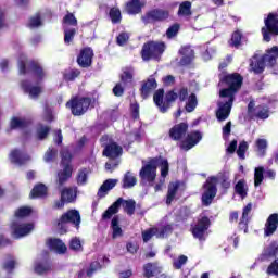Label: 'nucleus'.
<instances>
[{
  "instance_id": "obj_1",
  "label": "nucleus",
  "mask_w": 278,
  "mask_h": 278,
  "mask_svg": "<svg viewBox=\"0 0 278 278\" xmlns=\"http://www.w3.org/2000/svg\"><path fill=\"white\" fill-rule=\"evenodd\" d=\"M219 84H226L228 88L219 91V102L216 116L218 121H227L231 114L236 92L242 88V76L240 74H223Z\"/></svg>"
},
{
  "instance_id": "obj_2",
  "label": "nucleus",
  "mask_w": 278,
  "mask_h": 278,
  "mask_svg": "<svg viewBox=\"0 0 278 278\" xmlns=\"http://www.w3.org/2000/svg\"><path fill=\"white\" fill-rule=\"evenodd\" d=\"M25 60V55H21L18 59L20 73L22 75H25V73H27V68L30 67L35 79H37V84H29L28 81H23L22 88L30 99H38L40 94H42V86H40V81L45 79L47 73H45V70H42L40 63H27Z\"/></svg>"
},
{
  "instance_id": "obj_3",
  "label": "nucleus",
  "mask_w": 278,
  "mask_h": 278,
  "mask_svg": "<svg viewBox=\"0 0 278 278\" xmlns=\"http://www.w3.org/2000/svg\"><path fill=\"white\" fill-rule=\"evenodd\" d=\"M157 166H161V177L168 176V160L151 159L143 164L139 172V177L143 186H154L157 177Z\"/></svg>"
},
{
  "instance_id": "obj_4",
  "label": "nucleus",
  "mask_w": 278,
  "mask_h": 278,
  "mask_svg": "<svg viewBox=\"0 0 278 278\" xmlns=\"http://www.w3.org/2000/svg\"><path fill=\"white\" fill-rule=\"evenodd\" d=\"M278 60V48L273 47L271 49L267 50L264 56L254 55L251 59L250 67L253 73L260 75V73H264V68L267 66H275Z\"/></svg>"
},
{
  "instance_id": "obj_5",
  "label": "nucleus",
  "mask_w": 278,
  "mask_h": 278,
  "mask_svg": "<svg viewBox=\"0 0 278 278\" xmlns=\"http://www.w3.org/2000/svg\"><path fill=\"white\" fill-rule=\"evenodd\" d=\"M121 205L124 212H126V214H128L129 216L134 215V212H136V201L123 200V198H119L103 213V220H110V218L114 216V214H117L118 207H121Z\"/></svg>"
},
{
  "instance_id": "obj_6",
  "label": "nucleus",
  "mask_w": 278,
  "mask_h": 278,
  "mask_svg": "<svg viewBox=\"0 0 278 278\" xmlns=\"http://www.w3.org/2000/svg\"><path fill=\"white\" fill-rule=\"evenodd\" d=\"M166 49V46H164L163 42H155L151 41L143 46L141 55L142 60L146 62L149 60H157L162 53H164V50Z\"/></svg>"
},
{
  "instance_id": "obj_7",
  "label": "nucleus",
  "mask_w": 278,
  "mask_h": 278,
  "mask_svg": "<svg viewBox=\"0 0 278 278\" xmlns=\"http://www.w3.org/2000/svg\"><path fill=\"white\" fill-rule=\"evenodd\" d=\"M177 97H179V93L175 91H169L164 100V89H159L154 93V103L159 106L160 112H166L170 108V103L177 100Z\"/></svg>"
},
{
  "instance_id": "obj_8",
  "label": "nucleus",
  "mask_w": 278,
  "mask_h": 278,
  "mask_svg": "<svg viewBox=\"0 0 278 278\" xmlns=\"http://www.w3.org/2000/svg\"><path fill=\"white\" fill-rule=\"evenodd\" d=\"M66 223H72L77 229L81 224V215L77 210H71L67 213L63 214L62 217L58 220V229L61 230V233H66Z\"/></svg>"
},
{
  "instance_id": "obj_9",
  "label": "nucleus",
  "mask_w": 278,
  "mask_h": 278,
  "mask_svg": "<svg viewBox=\"0 0 278 278\" xmlns=\"http://www.w3.org/2000/svg\"><path fill=\"white\" fill-rule=\"evenodd\" d=\"M68 162H71V152H68V150H64L62 152L63 169L58 172L59 186H64V184H66V181H68L73 175V167L68 165Z\"/></svg>"
},
{
  "instance_id": "obj_10",
  "label": "nucleus",
  "mask_w": 278,
  "mask_h": 278,
  "mask_svg": "<svg viewBox=\"0 0 278 278\" xmlns=\"http://www.w3.org/2000/svg\"><path fill=\"white\" fill-rule=\"evenodd\" d=\"M216 186H218V178L213 176L206 180V182L203 186V193H202L203 205H210L212 201H214V198L216 197V192L218 191Z\"/></svg>"
},
{
  "instance_id": "obj_11",
  "label": "nucleus",
  "mask_w": 278,
  "mask_h": 278,
  "mask_svg": "<svg viewBox=\"0 0 278 278\" xmlns=\"http://www.w3.org/2000/svg\"><path fill=\"white\" fill-rule=\"evenodd\" d=\"M269 31V33H268ZM263 40L265 42H270V34L278 36V14L270 13L267 18H265V27L262 28Z\"/></svg>"
},
{
  "instance_id": "obj_12",
  "label": "nucleus",
  "mask_w": 278,
  "mask_h": 278,
  "mask_svg": "<svg viewBox=\"0 0 278 278\" xmlns=\"http://www.w3.org/2000/svg\"><path fill=\"white\" fill-rule=\"evenodd\" d=\"M66 108L71 109L74 116H81L90 108V98H74L66 103Z\"/></svg>"
},
{
  "instance_id": "obj_13",
  "label": "nucleus",
  "mask_w": 278,
  "mask_h": 278,
  "mask_svg": "<svg viewBox=\"0 0 278 278\" xmlns=\"http://www.w3.org/2000/svg\"><path fill=\"white\" fill-rule=\"evenodd\" d=\"M173 233V226L166 225L162 228H150L142 232L143 242H149L153 236L156 238H166Z\"/></svg>"
},
{
  "instance_id": "obj_14",
  "label": "nucleus",
  "mask_w": 278,
  "mask_h": 278,
  "mask_svg": "<svg viewBox=\"0 0 278 278\" xmlns=\"http://www.w3.org/2000/svg\"><path fill=\"white\" fill-rule=\"evenodd\" d=\"M11 231L14 238H25V236H29L34 231V224L13 222Z\"/></svg>"
},
{
  "instance_id": "obj_15",
  "label": "nucleus",
  "mask_w": 278,
  "mask_h": 278,
  "mask_svg": "<svg viewBox=\"0 0 278 278\" xmlns=\"http://www.w3.org/2000/svg\"><path fill=\"white\" fill-rule=\"evenodd\" d=\"M179 99L186 101L185 110L186 112H194L197 105H199V100H197V94L188 93V89L182 88L179 91Z\"/></svg>"
},
{
  "instance_id": "obj_16",
  "label": "nucleus",
  "mask_w": 278,
  "mask_h": 278,
  "mask_svg": "<svg viewBox=\"0 0 278 278\" xmlns=\"http://www.w3.org/2000/svg\"><path fill=\"white\" fill-rule=\"evenodd\" d=\"M210 229V218L201 217L197 225L192 228V233L199 240H203L205 238V231Z\"/></svg>"
},
{
  "instance_id": "obj_17",
  "label": "nucleus",
  "mask_w": 278,
  "mask_h": 278,
  "mask_svg": "<svg viewBox=\"0 0 278 278\" xmlns=\"http://www.w3.org/2000/svg\"><path fill=\"white\" fill-rule=\"evenodd\" d=\"M203 139V135L199 131H192L187 136V139L180 143V149L184 151H190L193 147H197Z\"/></svg>"
},
{
  "instance_id": "obj_18",
  "label": "nucleus",
  "mask_w": 278,
  "mask_h": 278,
  "mask_svg": "<svg viewBox=\"0 0 278 278\" xmlns=\"http://www.w3.org/2000/svg\"><path fill=\"white\" fill-rule=\"evenodd\" d=\"M180 66H188L194 61V50L190 46H184L179 49Z\"/></svg>"
},
{
  "instance_id": "obj_19",
  "label": "nucleus",
  "mask_w": 278,
  "mask_h": 278,
  "mask_svg": "<svg viewBox=\"0 0 278 278\" xmlns=\"http://www.w3.org/2000/svg\"><path fill=\"white\" fill-rule=\"evenodd\" d=\"M93 55H94V52H92V49L84 48L77 58V62L79 66H83V68L90 66L92 64Z\"/></svg>"
},
{
  "instance_id": "obj_20",
  "label": "nucleus",
  "mask_w": 278,
  "mask_h": 278,
  "mask_svg": "<svg viewBox=\"0 0 278 278\" xmlns=\"http://www.w3.org/2000/svg\"><path fill=\"white\" fill-rule=\"evenodd\" d=\"M164 18H168V11L154 10L142 16V21L146 24L153 23V21H164Z\"/></svg>"
},
{
  "instance_id": "obj_21",
  "label": "nucleus",
  "mask_w": 278,
  "mask_h": 278,
  "mask_svg": "<svg viewBox=\"0 0 278 278\" xmlns=\"http://www.w3.org/2000/svg\"><path fill=\"white\" fill-rule=\"evenodd\" d=\"M187 132L188 125L186 123H180L170 128L169 138H172V140H181Z\"/></svg>"
},
{
  "instance_id": "obj_22",
  "label": "nucleus",
  "mask_w": 278,
  "mask_h": 278,
  "mask_svg": "<svg viewBox=\"0 0 278 278\" xmlns=\"http://www.w3.org/2000/svg\"><path fill=\"white\" fill-rule=\"evenodd\" d=\"M179 192H181V182L174 181L168 185L167 199L166 204L170 205L177 197H179Z\"/></svg>"
},
{
  "instance_id": "obj_23",
  "label": "nucleus",
  "mask_w": 278,
  "mask_h": 278,
  "mask_svg": "<svg viewBox=\"0 0 278 278\" xmlns=\"http://www.w3.org/2000/svg\"><path fill=\"white\" fill-rule=\"evenodd\" d=\"M47 247L50 249V251H53L59 255L66 253V251L68 250L66 244H64L63 241L60 239H48Z\"/></svg>"
},
{
  "instance_id": "obj_24",
  "label": "nucleus",
  "mask_w": 278,
  "mask_h": 278,
  "mask_svg": "<svg viewBox=\"0 0 278 278\" xmlns=\"http://www.w3.org/2000/svg\"><path fill=\"white\" fill-rule=\"evenodd\" d=\"M10 162L16 166H23L25 162H29V155L23 153L21 150H13L9 155Z\"/></svg>"
},
{
  "instance_id": "obj_25",
  "label": "nucleus",
  "mask_w": 278,
  "mask_h": 278,
  "mask_svg": "<svg viewBox=\"0 0 278 278\" xmlns=\"http://www.w3.org/2000/svg\"><path fill=\"white\" fill-rule=\"evenodd\" d=\"M278 214H271L265 224V236H273L277 231Z\"/></svg>"
},
{
  "instance_id": "obj_26",
  "label": "nucleus",
  "mask_w": 278,
  "mask_h": 278,
  "mask_svg": "<svg viewBox=\"0 0 278 278\" xmlns=\"http://www.w3.org/2000/svg\"><path fill=\"white\" fill-rule=\"evenodd\" d=\"M103 155H105V157H110V160H114L115 157H118V155H123V148L112 142L105 147Z\"/></svg>"
},
{
  "instance_id": "obj_27",
  "label": "nucleus",
  "mask_w": 278,
  "mask_h": 278,
  "mask_svg": "<svg viewBox=\"0 0 278 278\" xmlns=\"http://www.w3.org/2000/svg\"><path fill=\"white\" fill-rule=\"evenodd\" d=\"M155 88H157V81H155L153 76H150L141 87V96L143 99H147L148 96L155 90Z\"/></svg>"
},
{
  "instance_id": "obj_28",
  "label": "nucleus",
  "mask_w": 278,
  "mask_h": 278,
  "mask_svg": "<svg viewBox=\"0 0 278 278\" xmlns=\"http://www.w3.org/2000/svg\"><path fill=\"white\" fill-rule=\"evenodd\" d=\"M162 273V266L157 263H148L143 266V275L147 278L155 277Z\"/></svg>"
},
{
  "instance_id": "obj_29",
  "label": "nucleus",
  "mask_w": 278,
  "mask_h": 278,
  "mask_svg": "<svg viewBox=\"0 0 278 278\" xmlns=\"http://www.w3.org/2000/svg\"><path fill=\"white\" fill-rule=\"evenodd\" d=\"M117 184L118 180L116 179L105 180L98 191V197H100V199H103V197H106L108 192L112 190Z\"/></svg>"
},
{
  "instance_id": "obj_30",
  "label": "nucleus",
  "mask_w": 278,
  "mask_h": 278,
  "mask_svg": "<svg viewBox=\"0 0 278 278\" xmlns=\"http://www.w3.org/2000/svg\"><path fill=\"white\" fill-rule=\"evenodd\" d=\"M142 8H144V2H141L140 0H130L126 4L128 14H140Z\"/></svg>"
},
{
  "instance_id": "obj_31",
  "label": "nucleus",
  "mask_w": 278,
  "mask_h": 278,
  "mask_svg": "<svg viewBox=\"0 0 278 278\" xmlns=\"http://www.w3.org/2000/svg\"><path fill=\"white\" fill-rule=\"evenodd\" d=\"M111 231L113 240L118 238H123V228H121V224L118 220V216H115L111 220Z\"/></svg>"
},
{
  "instance_id": "obj_32",
  "label": "nucleus",
  "mask_w": 278,
  "mask_h": 278,
  "mask_svg": "<svg viewBox=\"0 0 278 278\" xmlns=\"http://www.w3.org/2000/svg\"><path fill=\"white\" fill-rule=\"evenodd\" d=\"M61 199L66 203H73L77 199V188H65L61 191Z\"/></svg>"
},
{
  "instance_id": "obj_33",
  "label": "nucleus",
  "mask_w": 278,
  "mask_h": 278,
  "mask_svg": "<svg viewBox=\"0 0 278 278\" xmlns=\"http://www.w3.org/2000/svg\"><path fill=\"white\" fill-rule=\"evenodd\" d=\"M251 210H253V204L249 203L243 208L242 218L239 223V227L240 229H244V233H247L248 231L247 224L249 223V214H251Z\"/></svg>"
},
{
  "instance_id": "obj_34",
  "label": "nucleus",
  "mask_w": 278,
  "mask_h": 278,
  "mask_svg": "<svg viewBox=\"0 0 278 278\" xmlns=\"http://www.w3.org/2000/svg\"><path fill=\"white\" fill-rule=\"evenodd\" d=\"M40 197H47V187L42 184L36 185L30 192L31 199H38Z\"/></svg>"
},
{
  "instance_id": "obj_35",
  "label": "nucleus",
  "mask_w": 278,
  "mask_h": 278,
  "mask_svg": "<svg viewBox=\"0 0 278 278\" xmlns=\"http://www.w3.org/2000/svg\"><path fill=\"white\" fill-rule=\"evenodd\" d=\"M122 84H131L134 81V68L125 67L121 74Z\"/></svg>"
},
{
  "instance_id": "obj_36",
  "label": "nucleus",
  "mask_w": 278,
  "mask_h": 278,
  "mask_svg": "<svg viewBox=\"0 0 278 278\" xmlns=\"http://www.w3.org/2000/svg\"><path fill=\"white\" fill-rule=\"evenodd\" d=\"M255 146L257 154L261 157H264V155H266V149H268V141L266 139H257Z\"/></svg>"
},
{
  "instance_id": "obj_37",
  "label": "nucleus",
  "mask_w": 278,
  "mask_h": 278,
  "mask_svg": "<svg viewBox=\"0 0 278 278\" xmlns=\"http://www.w3.org/2000/svg\"><path fill=\"white\" fill-rule=\"evenodd\" d=\"M136 184H137L136 176L131 174V172H127L123 179V188H134Z\"/></svg>"
},
{
  "instance_id": "obj_38",
  "label": "nucleus",
  "mask_w": 278,
  "mask_h": 278,
  "mask_svg": "<svg viewBox=\"0 0 278 278\" xmlns=\"http://www.w3.org/2000/svg\"><path fill=\"white\" fill-rule=\"evenodd\" d=\"M29 122L23 117H13L11 119V129H23V127H27Z\"/></svg>"
},
{
  "instance_id": "obj_39",
  "label": "nucleus",
  "mask_w": 278,
  "mask_h": 278,
  "mask_svg": "<svg viewBox=\"0 0 278 278\" xmlns=\"http://www.w3.org/2000/svg\"><path fill=\"white\" fill-rule=\"evenodd\" d=\"M192 8V3L190 1H185L179 5L178 16H190L192 12L190 9Z\"/></svg>"
},
{
  "instance_id": "obj_40",
  "label": "nucleus",
  "mask_w": 278,
  "mask_h": 278,
  "mask_svg": "<svg viewBox=\"0 0 278 278\" xmlns=\"http://www.w3.org/2000/svg\"><path fill=\"white\" fill-rule=\"evenodd\" d=\"M34 270L37 275H47L51 270V265L48 263H35Z\"/></svg>"
},
{
  "instance_id": "obj_41",
  "label": "nucleus",
  "mask_w": 278,
  "mask_h": 278,
  "mask_svg": "<svg viewBox=\"0 0 278 278\" xmlns=\"http://www.w3.org/2000/svg\"><path fill=\"white\" fill-rule=\"evenodd\" d=\"M235 190L239 197H241V199H244L249 188L247 187V182L244 180H239L235 187Z\"/></svg>"
},
{
  "instance_id": "obj_42",
  "label": "nucleus",
  "mask_w": 278,
  "mask_h": 278,
  "mask_svg": "<svg viewBox=\"0 0 278 278\" xmlns=\"http://www.w3.org/2000/svg\"><path fill=\"white\" fill-rule=\"evenodd\" d=\"M262 181H264V167H256L254 172V186H260Z\"/></svg>"
},
{
  "instance_id": "obj_43",
  "label": "nucleus",
  "mask_w": 278,
  "mask_h": 278,
  "mask_svg": "<svg viewBox=\"0 0 278 278\" xmlns=\"http://www.w3.org/2000/svg\"><path fill=\"white\" fill-rule=\"evenodd\" d=\"M42 25V20L40 18V14H36L31 16L28 21V27L30 29H36V27H40Z\"/></svg>"
},
{
  "instance_id": "obj_44",
  "label": "nucleus",
  "mask_w": 278,
  "mask_h": 278,
  "mask_svg": "<svg viewBox=\"0 0 278 278\" xmlns=\"http://www.w3.org/2000/svg\"><path fill=\"white\" fill-rule=\"evenodd\" d=\"M75 34H77V30L75 28H65L64 30V42L65 45H71L73 42V38H75Z\"/></svg>"
},
{
  "instance_id": "obj_45",
  "label": "nucleus",
  "mask_w": 278,
  "mask_h": 278,
  "mask_svg": "<svg viewBox=\"0 0 278 278\" xmlns=\"http://www.w3.org/2000/svg\"><path fill=\"white\" fill-rule=\"evenodd\" d=\"M29 214H31V207L22 206L15 211V218H25V216H29Z\"/></svg>"
},
{
  "instance_id": "obj_46",
  "label": "nucleus",
  "mask_w": 278,
  "mask_h": 278,
  "mask_svg": "<svg viewBox=\"0 0 278 278\" xmlns=\"http://www.w3.org/2000/svg\"><path fill=\"white\" fill-rule=\"evenodd\" d=\"M216 53V49L210 48V46H206L203 48L202 58L205 62L212 60V55Z\"/></svg>"
},
{
  "instance_id": "obj_47",
  "label": "nucleus",
  "mask_w": 278,
  "mask_h": 278,
  "mask_svg": "<svg viewBox=\"0 0 278 278\" xmlns=\"http://www.w3.org/2000/svg\"><path fill=\"white\" fill-rule=\"evenodd\" d=\"M109 15H110L112 23H121L122 16H121L119 9H117V8L111 9Z\"/></svg>"
},
{
  "instance_id": "obj_48",
  "label": "nucleus",
  "mask_w": 278,
  "mask_h": 278,
  "mask_svg": "<svg viewBox=\"0 0 278 278\" xmlns=\"http://www.w3.org/2000/svg\"><path fill=\"white\" fill-rule=\"evenodd\" d=\"M188 262V256L180 255L177 258H174L173 266L179 270Z\"/></svg>"
},
{
  "instance_id": "obj_49",
  "label": "nucleus",
  "mask_w": 278,
  "mask_h": 278,
  "mask_svg": "<svg viewBox=\"0 0 278 278\" xmlns=\"http://www.w3.org/2000/svg\"><path fill=\"white\" fill-rule=\"evenodd\" d=\"M242 42V33H240V30H236L233 34H232V37H231V42L230 45L232 47H240Z\"/></svg>"
},
{
  "instance_id": "obj_50",
  "label": "nucleus",
  "mask_w": 278,
  "mask_h": 278,
  "mask_svg": "<svg viewBox=\"0 0 278 278\" xmlns=\"http://www.w3.org/2000/svg\"><path fill=\"white\" fill-rule=\"evenodd\" d=\"M88 181V169H80L77 175V184L84 186Z\"/></svg>"
},
{
  "instance_id": "obj_51",
  "label": "nucleus",
  "mask_w": 278,
  "mask_h": 278,
  "mask_svg": "<svg viewBox=\"0 0 278 278\" xmlns=\"http://www.w3.org/2000/svg\"><path fill=\"white\" fill-rule=\"evenodd\" d=\"M14 268H16V261L14 260V257H11L3 263V269L7 273H12Z\"/></svg>"
},
{
  "instance_id": "obj_52",
  "label": "nucleus",
  "mask_w": 278,
  "mask_h": 278,
  "mask_svg": "<svg viewBox=\"0 0 278 278\" xmlns=\"http://www.w3.org/2000/svg\"><path fill=\"white\" fill-rule=\"evenodd\" d=\"M70 249L72 251H81L83 250L81 240L79 238H77V237L73 238L70 241Z\"/></svg>"
},
{
  "instance_id": "obj_53",
  "label": "nucleus",
  "mask_w": 278,
  "mask_h": 278,
  "mask_svg": "<svg viewBox=\"0 0 278 278\" xmlns=\"http://www.w3.org/2000/svg\"><path fill=\"white\" fill-rule=\"evenodd\" d=\"M249 149V143L247 141H242L239 144V148L237 150V155L240 157V160H244V154L247 153V150Z\"/></svg>"
},
{
  "instance_id": "obj_54",
  "label": "nucleus",
  "mask_w": 278,
  "mask_h": 278,
  "mask_svg": "<svg viewBox=\"0 0 278 278\" xmlns=\"http://www.w3.org/2000/svg\"><path fill=\"white\" fill-rule=\"evenodd\" d=\"M254 116L266 119L268 118V110L266 108L258 106L255 109Z\"/></svg>"
},
{
  "instance_id": "obj_55",
  "label": "nucleus",
  "mask_w": 278,
  "mask_h": 278,
  "mask_svg": "<svg viewBox=\"0 0 278 278\" xmlns=\"http://www.w3.org/2000/svg\"><path fill=\"white\" fill-rule=\"evenodd\" d=\"M267 275H274L278 277V258L275 260L268 267H267Z\"/></svg>"
},
{
  "instance_id": "obj_56",
  "label": "nucleus",
  "mask_w": 278,
  "mask_h": 278,
  "mask_svg": "<svg viewBox=\"0 0 278 278\" xmlns=\"http://www.w3.org/2000/svg\"><path fill=\"white\" fill-rule=\"evenodd\" d=\"M63 23L66 29L67 25H77V18H75V15H73L72 13H68L67 15H65Z\"/></svg>"
},
{
  "instance_id": "obj_57",
  "label": "nucleus",
  "mask_w": 278,
  "mask_h": 278,
  "mask_svg": "<svg viewBox=\"0 0 278 278\" xmlns=\"http://www.w3.org/2000/svg\"><path fill=\"white\" fill-rule=\"evenodd\" d=\"M48 134H49V127L47 126H41L37 129V138L39 140H45Z\"/></svg>"
},
{
  "instance_id": "obj_58",
  "label": "nucleus",
  "mask_w": 278,
  "mask_h": 278,
  "mask_svg": "<svg viewBox=\"0 0 278 278\" xmlns=\"http://www.w3.org/2000/svg\"><path fill=\"white\" fill-rule=\"evenodd\" d=\"M99 268H101V263L98 261L92 262L89 269L87 270V277H92V273L99 270Z\"/></svg>"
},
{
  "instance_id": "obj_59",
  "label": "nucleus",
  "mask_w": 278,
  "mask_h": 278,
  "mask_svg": "<svg viewBox=\"0 0 278 278\" xmlns=\"http://www.w3.org/2000/svg\"><path fill=\"white\" fill-rule=\"evenodd\" d=\"M58 155V150L49 148L45 154V162H52V160Z\"/></svg>"
},
{
  "instance_id": "obj_60",
  "label": "nucleus",
  "mask_w": 278,
  "mask_h": 278,
  "mask_svg": "<svg viewBox=\"0 0 278 278\" xmlns=\"http://www.w3.org/2000/svg\"><path fill=\"white\" fill-rule=\"evenodd\" d=\"M76 77H79V71H70L64 74V79L66 81H73Z\"/></svg>"
},
{
  "instance_id": "obj_61",
  "label": "nucleus",
  "mask_w": 278,
  "mask_h": 278,
  "mask_svg": "<svg viewBox=\"0 0 278 278\" xmlns=\"http://www.w3.org/2000/svg\"><path fill=\"white\" fill-rule=\"evenodd\" d=\"M178 31H179V26L175 24L167 29L166 36L167 38H174V36H177Z\"/></svg>"
},
{
  "instance_id": "obj_62",
  "label": "nucleus",
  "mask_w": 278,
  "mask_h": 278,
  "mask_svg": "<svg viewBox=\"0 0 278 278\" xmlns=\"http://www.w3.org/2000/svg\"><path fill=\"white\" fill-rule=\"evenodd\" d=\"M127 40H129V35L127 33H122L117 37V45H119V47H123L127 43Z\"/></svg>"
},
{
  "instance_id": "obj_63",
  "label": "nucleus",
  "mask_w": 278,
  "mask_h": 278,
  "mask_svg": "<svg viewBox=\"0 0 278 278\" xmlns=\"http://www.w3.org/2000/svg\"><path fill=\"white\" fill-rule=\"evenodd\" d=\"M125 92V89L123 88V83H118L114 88H113V93L115 97H123V93Z\"/></svg>"
},
{
  "instance_id": "obj_64",
  "label": "nucleus",
  "mask_w": 278,
  "mask_h": 278,
  "mask_svg": "<svg viewBox=\"0 0 278 278\" xmlns=\"http://www.w3.org/2000/svg\"><path fill=\"white\" fill-rule=\"evenodd\" d=\"M236 149H238V141L232 140L230 144L227 147L226 151L227 153H236Z\"/></svg>"
}]
</instances>
